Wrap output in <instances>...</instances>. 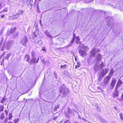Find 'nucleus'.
Segmentation results:
<instances>
[{
  "instance_id": "30",
  "label": "nucleus",
  "mask_w": 123,
  "mask_h": 123,
  "mask_svg": "<svg viewBox=\"0 0 123 123\" xmlns=\"http://www.w3.org/2000/svg\"><path fill=\"white\" fill-rule=\"evenodd\" d=\"M68 113L70 114L71 112V110L70 109V108H69L68 109Z\"/></svg>"
},
{
  "instance_id": "32",
  "label": "nucleus",
  "mask_w": 123,
  "mask_h": 123,
  "mask_svg": "<svg viewBox=\"0 0 123 123\" xmlns=\"http://www.w3.org/2000/svg\"><path fill=\"white\" fill-rule=\"evenodd\" d=\"M31 56L33 58L34 56V52H32L31 53Z\"/></svg>"
},
{
  "instance_id": "44",
  "label": "nucleus",
  "mask_w": 123,
  "mask_h": 123,
  "mask_svg": "<svg viewBox=\"0 0 123 123\" xmlns=\"http://www.w3.org/2000/svg\"><path fill=\"white\" fill-rule=\"evenodd\" d=\"M98 89H101L100 88V87H98Z\"/></svg>"
},
{
  "instance_id": "31",
  "label": "nucleus",
  "mask_w": 123,
  "mask_h": 123,
  "mask_svg": "<svg viewBox=\"0 0 123 123\" xmlns=\"http://www.w3.org/2000/svg\"><path fill=\"white\" fill-rule=\"evenodd\" d=\"M2 11H3V12H7V8H5L4 9V10H2Z\"/></svg>"
},
{
  "instance_id": "36",
  "label": "nucleus",
  "mask_w": 123,
  "mask_h": 123,
  "mask_svg": "<svg viewBox=\"0 0 123 123\" xmlns=\"http://www.w3.org/2000/svg\"><path fill=\"white\" fill-rule=\"evenodd\" d=\"M121 97L122 101H123V92L122 93L121 95Z\"/></svg>"
},
{
  "instance_id": "2",
  "label": "nucleus",
  "mask_w": 123,
  "mask_h": 123,
  "mask_svg": "<svg viewBox=\"0 0 123 123\" xmlns=\"http://www.w3.org/2000/svg\"><path fill=\"white\" fill-rule=\"evenodd\" d=\"M119 95V92L117 88H115V91L113 94V97L114 98L118 97Z\"/></svg>"
},
{
  "instance_id": "41",
  "label": "nucleus",
  "mask_w": 123,
  "mask_h": 123,
  "mask_svg": "<svg viewBox=\"0 0 123 123\" xmlns=\"http://www.w3.org/2000/svg\"><path fill=\"white\" fill-rule=\"evenodd\" d=\"M117 107L115 106V107H114V108L115 109V110H117Z\"/></svg>"
},
{
  "instance_id": "6",
  "label": "nucleus",
  "mask_w": 123,
  "mask_h": 123,
  "mask_svg": "<svg viewBox=\"0 0 123 123\" xmlns=\"http://www.w3.org/2000/svg\"><path fill=\"white\" fill-rule=\"evenodd\" d=\"M110 78V77L109 76H106L105 79L104 83L105 84H107L108 83Z\"/></svg>"
},
{
  "instance_id": "15",
  "label": "nucleus",
  "mask_w": 123,
  "mask_h": 123,
  "mask_svg": "<svg viewBox=\"0 0 123 123\" xmlns=\"http://www.w3.org/2000/svg\"><path fill=\"white\" fill-rule=\"evenodd\" d=\"M102 58L101 55L100 54H98L97 56V59L98 61L101 60Z\"/></svg>"
},
{
  "instance_id": "45",
  "label": "nucleus",
  "mask_w": 123,
  "mask_h": 123,
  "mask_svg": "<svg viewBox=\"0 0 123 123\" xmlns=\"http://www.w3.org/2000/svg\"><path fill=\"white\" fill-rule=\"evenodd\" d=\"M74 123H79L77 122H75Z\"/></svg>"
},
{
  "instance_id": "43",
  "label": "nucleus",
  "mask_w": 123,
  "mask_h": 123,
  "mask_svg": "<svg viewBox=\"0 0 123 123\" xmlns=\"http://www.w3.org/2000/svg\"><path fill=\"white\" fill-rule=\"evenodd\" d=\"M3 12H3V11L2 10V11H0V13H2Z\"/></svg>"
},
{
  "instance_id": "16",
  "label": "nucleus",
  "mask_w": 123,
  "mask_h": 123,
  "mask_svg": "<svg viewBox=\"0 0 123 123\" xmlns=\"http://www.w3.org/2000/svg\"><path fill=\"white\" fill-rule=\"evenodd\" d=\"M77 65L75 66V68L76 69L78 68H79L80 66V62H77Z\"/></svg>"
},
{
  "instance_id": "46",
  "label": "nucleus",
  "mask_w": 123,
  "mask_h": 123,
  "mask_svg": "<svg viewBox=\"0 0 123 123\" xmlns=\"http://www.w3.org/2000/svg\"><path fill=\"white\" fill-rule=\"evenodd\" d=\"M35 1H36V0H35Z\"/></svg>"
},
{
  "instance_id": "25",
  "label": "nucleus",
  "mask_w": 123,
  "mask_h": 123,
  "mask_svg": "<svg viewBox=\"0 0 123 123\" xmlns=\"http://www.w3.org/2000/svg\"><path fill=\"white\" fill-rule=\"evenodd\" d=\"M4 110V106L1 105L0 106V111L1 112L3 111Z\"/></svg>"
},
{
  "instance_id": "24",
  "label": "nucleus",
  "mask_w": 123,
  "mask_h": 123,
  "mask_svg": "<svg viewBox=\"0 0 123 123\" xmlns=\"http://www.w3.org/2000/svg\"><path fill=\"white\" fill-rule=\"evenodd\" d=\"M24 12V11L23 10H21L20 11H19V13L18 14H19H19L20 15H22L23 14Z\"/></svg>"
},
{
  "instance_id": "3",
  "label": "nucleus",
  "mask_w": 123,
  "mask_h": 123,
  "mask_svg": "<svg viewBox=\"0 0 123 123\" xmlns=\"http://www.w3.org/2000/svg\"><path fill=\"white\" fill-rule=\"evenodd\" d=\"M28 41V39L27 37L25 36L21 41L20 43L22 45L25 46L26 43Z\"/></svg>"
},
{
  "instance_id": "19",
  "label": "nucleus",
  "mask_w": 123,
  "mask_h": 123,
  "mask_svg": "<svg viewBox=\"0 0 123 123\" xmlns=\"http://www.w3.org/2000/svg\"><path fill=\"white\" fill-rule=\"evenodd\" d=\"M67 67V65L66 64L63 65H61L60 66V67L62 69H65Z\"/></svg>"
},
{
  "instance_id": "7",
  "label": "nucleus",
  "mask_w": 123,
  "mask_h": 123,
  "mask_svg": "<svg viewBox=\"0 0 123 123\" xmlns=\"http://www.w3.org/2000/svg\"><path fill=\"white\" fill-rule=\"evenodd\" d=\"M90 57H94L96 55L95 52V50L94 49H93L90 51Z\"/></svg>"
},
{
  "instance_id": "12",
  "label": "nucleus",
  "mask_w": 123,
  "mask_h": 123,
  "mask_svg": "<svg viewBox=\"0 0 123 123\" xmlns=\"http://www.w3.org/2000/svg\"><path fill=\"white\" fill-rule=\"evenodd\" d=\"M36 61V58L34 57L29 62L31 64H32L34 63H35Z\"/></svg>"
},
{
  "instance_id": "23",
  "label": "nucleus",
  "mask_w": 123,
  "mask_h": 123,
  "mask_svg": "<svg viewBox=\"0 0 123 123\" xmlns=\"http://www.w3.org/2000/svg\"><path fill=\"white\" fill-rule=\"evenodd\" d=\"M11 55L10 53H8V54L6 56V59H8V58H9V57L11 56Z\"/></svg>"
},
{
  "instance_id": "14",
  "label": "nucleus",
  "mask_w": 123,
  "mask_h": 123,
  "mask_svg": "<svg viewBox=\"0 0 123 123\" xmlns=\"http://www.w3.org/2000/svg\"><path fill=\"white\" fill-rule=\"evenodd\" d=\"M13 19H17L19 17V14H16L13 16Z\"/></svg>"
},
{
  "instance_id": "33",
  "label": "nucleus",
  "mask_w": 123,
  "mask_h": 123,
  "mask_svg": "<svg viewBox=\"0 0 123 123\" xmlns=\"http://www.w3.org/2000/svg\"><path fill=\"white\" fill-rule=\"evenodd\" d=\"M101 66V68H102L103 67H104V65L103 64V63L102 62L100 65Z\"/></svg>"
},
{
  "instance_id": "1",
  "label": "nucleus",
  "mask_w": 123,
  "mask_h": 123,
  "mask_svg": "<svg viewBox=\"0 0 123 123\" xmlns=\"http://www.w3.org/2000/svg\"><path fill=\"white\" fill-rule=\"evenodd\" d=\"M13 116L12 113H9L8 118L7 117H6L3 121L2 122L3 123H6L8 122V119L9 120L11 119L13 117Z\"/></svg>"
},
{
  "instance_id": "42",
  "label": "nucleus",
  "mask_w": 123,
  "mask_h": 123,
  "mask_svg": "<svg viewBox=\"0 0 123 123\" xmlns=\"http://www.w3.org/2000/svg\"><path fill=\"white\" fill-rule=\"evenodd\" d=\"M75 60L76 61L77 60V59L76 57L75 56Z\"/></svg>"
},
{
  "instance_id": "22",
  "label": "nucleus",
  "mask_w": 123,
  "mask_h": 123,
  "mask_svg": "<svg viewBox=\"0 0 123 123\" xmlns=\"http://www.w3.org/2000/svg\"><path fill=\"white\" fill-rule=\"evenodd\" d=\"M19 119L18 118L15 119L13 120L14 123H17L19 121Z\"/></svg>"
},
{
  "instance_id": "20",
  "label": "nucleus",
  "mask_w": 123,
  "mask_h": 123,
  "mask_svg": "<svg viewBox=\"0 0 123 123\" xmlns=\"http://www.w3.org/2000/svg\"><path fill=\"white\" fill-rule=\"evenodd\" d=\"M5 118V116L4 113H2L0 116V119L2 121Z\"/></svg>"
},
{
  "instance_id": "18",
  "label": "nucleus",
  "mask_w": 123,
  "mask_h": 123,
  "mask_svg": "<svg viewBox=\"0 0 123 123\" xmlns=\"http://www.w3.org/2000/svg\"><path fill=\"white\" fill-rule=\"evenodd\" d=\"M37 35L36 34V32H34L32 34V37L33 39L35 38H36L37 37Z\"/></svg>"
},
{
  "instance_id": "28",
  "label": "nucleus",
  "mask_w": 123,
  "mask_h": 123,
  "mask_svg": "<svg viewBox=\"0 0 123 123\" xmlns=\"http://www.w3.org/2000/svg\"><path fill=\"white\" fill-rule=\"evenodd\" d=\"M75 39V37H74L71 40V43H73L74 42V40Z\"/></svg>"
},
{
  "instance_id": "39",
  "label": "nucleus",
  "mask_w": 123,
  "mask_h": 123,
  "mask_svg": "<svg viewBox=\"0 0 123 123\" xmlns=\"http://www.w3.org/2000/svg\"><path fill=\"white\" fill-rule=\"evenodd\" d=\"M57 118V117H54L53 118V120H55V119Z\"/></svg>"
},
{
  "instance_id": "27",
  "label": "nucleus",
  "mask_w": 123,
  "mask_h": 123,
  "mask_svg": "<svg viewBox=\"0 0 123 123\" xmlns=\"http://www.w3.org/2000/svg\"><path fill=\"white\" fill-rule=\"evenodd\" d=\"M114 72V71L113 69H111L110 72V74H112Z\"/></svg>"
},
{
  "instance_id": "8",
  "label": "nucleus",
  "mask_w": 123,
  "mask_h": 123,
  "mask_svg": "<svg viewBox=\"0 0 123 123\" xmlns=\"http://www.w3.org/2000/svg\"><path fill=\"white\" fill-rule=\"evenodd\" d=\"M33 3L32 0H27L26 1L27 4L28 6H32V4Z\"/></svg>"
},
{
  "instance_id": "34",
  "label": "nucleus",
  "mask_w": 123,
  "mask_h": 123,
  "mask_svg": "<svg viewBox=\"0 0 123 123\" xmlns=\"http://www.w3.org/2000/svg\"><path fill=\"white\" fill-rule=\"evenodd\" d=\"M59 105H57V106L55 107L54 109V110L55 111L57 109L59 108Z\"/></svg>"
},
{
  "instance_id": "29",
  "label": "nucleus",
  "mask_w": 123,
  "mask_h": 123,
  "mask_svg": "<svg viewBox=\"0 0 123 123\" xmlns=\"http://www.w3.org/2000/svg\"><path fill=\"white\" fill-rule=\"evenodd\" d=\"M4 111L5 112V113L6 116L7 115L8 113V112L7 110H4Z\"/></svg>"
},
{
  "instance_id": "35",
  "label": "nucleus",
  "mask_w": 123,
  "mask_h": 123,
  "mask_svg": "<svg viewBox=\"0 0 123 123\" xmlns=\"http://www.w3.org/2000/svg\"><path fill=\"white\" fill-rule=\"evenodd\" d=\"M64 123H71V122L69 120H67Z\"/></svg>"
},
{
  "instance_id": "11",
  "label": "nucleus",
  "mask_w": 123,
  "mask_h": 123,
  "mask_svg": "<svg viewBox=\"0 0 123 123\" xmlns=\"http://www.w3.org/2000/svg\"><path fill=\"white\" fill-rule=\"evenodd\" d=\"M122 83L120 79L118 81L116 88H117H117L121 85Z\"/></svg>"
},
{
  "instance_id": "4",
  "label": "nucleus",
  "mask_w": 123,
  "mask_h": 123,
  "mask_svg": "<svg viewBox=\"0 0 123 123\" xmlns=\"http://www.w3.org/2000/svg\"><path fill=\"white\" fill-rule=\"evenodd\" d=\"M116 81L115 80H113L110 84V88L111 89H113L116 84Z\"/></svg>"
},
{
  "instance_id": "40",
  "label": "nucleus",
  "mask_w": 123,
  "mask_h": 123,
  "mask_svg": "<svg viewBox=\"0 0 123 123\" xmlns=\"http://www.w3.org/2000/svg\"><path fill=\"white\" fill-rule=\"evenodd\" d=\"M7 123H13L12 121H10L8 122Z\"/></svg>"
},
{
  "instance_id": "13",
  "label": "nucleus",
  "mask_w": 123,
  "mask_h": 123,
  "mask_svg": "<svg viewBox=\"0 0 123 123\" xmlns=\"http://www.w3.org/2000/svg\"><path fill=\"white\" fill-rule=\"evenodd\" d=\"M17 29L16 27H14L13 29H11L10 30V33H12L15 32Z\"/></svg>"
},
{
  "instance_id": "5",
  "label": "nucleus",
  "mask_w": 123,
  "mask_h": 123,
  "mask_svg": "<svg viewBox=\"0 0 123 123\" xmlns=\"http://www.w3.org/2000/svg\"><path fill=\"white\" fill-rule=\"evenodd\" d=\"M79 53H80V56H86L87 55L86 52L82 50H80L79 51Z\"/></svg>"
},
{
  "instance_id": "9",
  "label": "nucleus",
  "mask_w": 123,
  "mask_h": 123,
  "mask_svg": "<svg viewBox=\"0 0 123 123\" xmlns=\"http://www.w3.org/2000/svg\"><path fill=\"white\" fill-rule=\"evenodd\" d=\"M24 59V60L27 61V62L29 61L30 59V57L27 54L25 55Z\"/></svg>"
},
{
  "instance_id": "21",
  "label": "nucleus",
  "mask_w": 123,
  "mask_h": 123,
  "mask_svg": "<svg viewBox=\"0 0 123 123\" xmlns=\"http://www.w3.org/2000/svg\"><path fill=\"white\" fill-rule=\"evenodd\" d=\"M119 116L120 119L123 122V114L121 113L119 114Z\"/></svg>"
},
{
  "instance_id": "26",
  "label": "nucleus",
  "mask_w": 123,
  "mask_h": 123,
  "mask_svg": "<svg viewBox=\"0 0 123 123\" xmlns=\"http://www.w3.org/2000/svg\"><path fill=\"white\" fill-rule=\"evenodd\" d=\"M5 100V97H3L2 100L1 101V103H4Z\"/></svg>"
},
{
  "instance_id": "38",
  "label": "nucleus",
  "mask_w": 123,
  "mask_h": 123,
  "mask_svg": "<svg viewBox=\"0 0 123 123\" xmlns=\"http://www.w3.org/2000/svg\"><path fill=\"white\" fill-rule=\"evenodd\" d=\"M42 50L43 51V50L45 51V52H46L45 49V48L44 47L42 49Z\"/></svg>"
},
{
  "instance_id": "17",
  "label": "nucleus",
  "mask_w": 123,
  "mask_h": 123,
  "mask_svg": "<svg viewBox=\"0 0 123 123\" xmlns=\"http://www.w3.org/2000/svg\"><path fill=\"white\" fill-rule=\"evenodd\" d=\"M80 39L79 37V36H78L76 37V40L75 41V43L77 44H78L80 43Z\"/></svg>"
},
{
  "instance_id": "10",
  "label": "nucleus",
  "mask_w": 123,
  "mask_h": 123,
  "mask_svg": "<svg viewBox=\"0 0 123 123\" xmlns=\"http://www.w3.org/2000/svg\"><path fill=\"white\" fill-rule=\"evenodd\" d=\"M102 72L103 73V75H105L108 72V70L107 68L102 70Z\"/></svg>"
},
{
  "instance_id": "37",
  "label": "nucleus",
  "mask_w": 123,
  "mask_h": 123,
  "mask_svg": "<svg viewBox=\"0 0 123 123\" xmlns=\"http://www.w3.org/2000/svg\"><path fill=\"white\" fill-rule=\"evenodd\" d=\"M0 16L1 17V18H3L5 17V15L3 14H2L0 15Z\"/></svg>"
}]
</instances>
